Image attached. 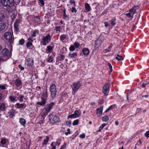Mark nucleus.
I'll return each mask as SVG.
<instances>
[{
    "label": "nucleus",
    "instance_id": "nucleus-1",
    "mask_svg": "<svg viewBox=\"0 0 149 149\" xmlns=\"http://www.w3.org/2000/svg\"><path fill=\"white\" fill-rule=\"evenodd\" d=\"M1 56L0 58V62H3L8 59L11 56L9 50L7 48L4 49L1 53Z\"/></svg>",
    "mask_w": 149,
    "mask_h": 149
},
{
    "label": "nucleus",
    "instance_id": "nucleus-2",
    "mask_svg": "<svg viewBox=\"0 0 149 149\" xmlns=\"http://www.w3.org/2000/svg\"><path fill=\"white\" fill-rule=\"evenodd\" d=\"M0 3L7 8L11 7L14 5L15 1L14 0H1Z\"/></svg>",
    "mask_w": 149,
    "mask_h": 149
},
{
    "label": "nucleus",
    "instance_id": "nucleus-3",
    "mask_svg": "<svg viewBox=\"0 0 149 149\" xmlns=\"http://www.w3.org/2000/svg\"><path fill=\"white\" fill-rule=\"evenodd\" d=\"M81 85L79 81H77L76 82L74 83L71 86L72 88V93L74 94L76 91H77L79 89Z\"/></svg>",
    "mask_w": 149,
    "mask_h": 149
},
{
    "label": "nucleus",
    "instance_id": "nucleus-4",
    "mask_svg": "<svg viewBox=\"0 0 149 149\" xmlns=\"http://www.w3.org/2000/svg\"><path fill=\"white\" fill-rule=\"evenodd\" d=\"M49 90L52 97L53 98L54 97L56 96L57 90L56 86L54 84H53L50 85Z\"/></svg>",
    "mask_w": 149,
    "mask_h": 149
},
{
    "label": "nucleus",
    "instance_id": "nucleus-5",
    "mask_svg": "<svg viewBox=\"0 0 149 149\" xmlns=\"http://www.w3.org/2000/svg\"><path fill=\"white\" fill-rule=\"evenodd\" d=\"M4 37L9 42L11 43L13 42V38L12 35L10 32H8L5 33Z\"/></svg>",
    "mask_w": 149,
    "mask_h": 149
},
{
    "label": "nucleus",
    "instance_id": "nucleus-6",
    "mask_svg": "<svg viewBox=\"0 0 149 149\" xmlns=\"http://www.w3.org/2000/svg\"><path fill=\"white\" fill-rule=\"evenodd\" d=\"M109 87L110 85L108 83L106 84L103 86L102 88V92L105 95H108L110 90Z\"/></svg>",
    "mask_w": 149,
    "mask_h": 149
},
{
    "label": "nucleus",
    "instance_id": "nucleus-7",
    "mask_svg": "<svg viewBox=\"0 0 149 149\" xmlns=\"http://www.w3.org/2000/svg\"><path fill=\"white\" fill-rule=\"evenodd\" d=\"M42 38V42L43 45H46L51 40L50 36L49 34L48 35L45 37L43 36Z\"/></svg>",
    "mask_w": 149,
    "mask_h": 149
},
{
    "label": "nucleus",
    "instance_id": "nucleus-8",
    "mask_svg": "<svg viewBox=\"0 0 149 149\" xmlns=\"http://www.w3.org/2000/svg\"><path fill=\"white\" fill-rule=\"evenodd\" d=\"M49 117V120L53 123H56L60 120L59 117L56 115L54 116L53 117L52 115H50Z\"/></svg>",
    "mask_w": 149,
    "mask_h": 149
},
{
    "label": "nucleus",
    "instance_id": "nucleus-9",
    "mask_svg": "<svg viewBox=\"0 0 149 149\" xmlns=\"http://www.w3.org/2000/svg\"><path fill=\"white\" fill-rule=\"evenodd\" d=\"M25 64L28 66H32L33 64V59L32 58H28L25 62Z\"/></svg>",
    "mask_w": 149,
    "mask_h": 149
},
{
    "label": "nucleus",
    "instance_id": "nucleus-10",
    "mask_svg": "<svg viewBox=\"0 0 149 149\" xmlns=\"http://www.w3.org/2000/svg\"><path fill=\"white\" fill-rule=\"evenodd\" d=\"M54 104L55 103L54 102H52L49 104L48 107L45 108L46 113H48L49 112Z\"/></svg>",
    "mask_w": 149,
    "mask_h": 149
},
{
    "label": "nucleus",
    "instance_id": "nucleus-11",
    "mask_svg": "<svg viewBox=\"0 0 149 149\" xmlns=\"http://www.w3.org/2000/svg\"><path fill=\"white\" fill-rule=\"evenodd\" d=\"M20 22L21 20L20 19H17L15 20V22L14 24V27L16 31H17L18 30V27Z\"/></svg>",
    "mask_w": 149,
    "mask_h": 149
},
{
    "label": "nucleus",
    "instance_id": "nucleus-12",
    "mask_svg": "<svg viewBox=\"0 0 149 149\" xmlns=\"http://www.w3.org/2000/svg\"><path fill=\"white\" fill-rule=\"evenodd\" d=\"M15 84L17 87H19L22 84V82L19 78L17 79L15 81Z\"/></svg>",
    "mask_w": 149,
    "mask_h": 149
},
{
    "label": "nucleus",
    "instance_id": "nucleus-13",
    "mask_svg": "<svg viewBox=\"0 0 149 149\" xmlns=\"http://www.w3.org/2000/svg\"><path fill=\"white\" fill-rule=\"evenodd\" d=\"M139 8V6H135L130 10L129 12H132L134 14L136 12V10Z\"/></svg>",
    "mask_w": 149,
    "mask_h": 149
},
{
    "label": "nucleus",
    "instance_id": "nucleus-14",
    "mask_svg": "<svg viewBox=\"0 0 149 149\" xmlns=\"http://www.w3.org/2000/svg\"><path fill=\"white\" fill-rule=\"evenodd\" d=\"M41 101L37 102V104L43 106L46 103V100L44 98L41 97Z\"/></svg>",
    "mask_w": 149,
    "mask_h": 149
},
{
    "label": "nucleus",
    "instance_id": "nucleus-15",
    "mask_svg": "<svg viewBox=\"0 0 149 149\" xmlns=\"http://www.w3.org/2000/svg\"><path fill=\"white\" fill-rule=\"evenodd\" d=\"M102 41L101 40L97 39L96 40L95 44V48H97L101 45Z\"/></svg>",
    "mask_w": 149,
    "mask_h": 149
},
{
    "label": "nucleus",
    "instance_id": "nucleus-16",
    "mask_svg": "<svg viewBox=\"0 0 149 149\" xmlns=\"http://www.w3.org/2000/svg\"><path fill=\"white\" fill-rule=\"evenodd\" d=\"M102 107H101L100 108L97 109L96 110L97 114L99 115L100 116L102 113Z\"/></svg>",
    "mask_w": 149,
    "mask_h": 149
},
{
    "label": "nucleus",
    "instance_id": "nucleus-17",
    "mask_svg": "<svg viewBox=\"0 0 149 149\" xmlns=\"http://www.w3.org/2000/svg\"><path fill=\"white\" fill-rule=\"evenodd\" d=\"M6 26V25L5 23L0 22V31L4 29Z\"/></svg>",
    "mask_w": 149,
    "mask_h": 149
},
{
    "label": "nucleus",
    "instance_id": "nucleus-18",
    "mask_svg": "<svg viewBox=\"0 0 149 149\" xmlns=\"http://www.w3.org/2000/svg\"><path fill=\"white\" fill-rule=\"evenodd\" d=\"M82 51L84 54L86 55H88L89 53V49L86 48H84L82 50Z\"/></svg>",
    "mask_w": 149,
    "mask_h": 149
},
{
    "label": "nucleus",
    "instance_id": "nucleus-19",
    "mask_svg": "<svg viewBox=\"0 0 149 149\" xmlns=\"http://www.w3.org/2000/svg\"><path fill=\"white\" fill-rule=\"evenodd\" d=\"M16 104L17 106V108L19 109L21 108L24 106L25 108L26 106V104L24 103L20 104L19 103H17Z\"/></svg>",
    "mask_w": 149,
    "mask_h": 149
},
{
    "label": "nucleus",
    "instance_id": "nucleus-20",
    "mask_svg": "<svg viewBox=\"0 0 149 149\" xmlns=\"http://www.w3.org/2000/svg\"><path fill=\"white\" fill-rule=\"evenodd\" d=\"M19 122L22 125L24 126L25 124L26 123L25 120L23 118H20Z\"/></svg>",
    "mask_w": 149,
    "mask_h": 149
},
{
    "label": "nucleus",
    "instance_id": "nucleus-21",
    "mask_svg": "<svg viewBox=\"0 0 149 149\" xmlns=\"http://www.w3.org/2000/svg\"><path fill=\"white\" fill-rule=\"evenodd\" d=\"M85 8L86 10L88 11H89L91 10V8L90 6L88 3H86L85 4Z\"/></svg>",
    "mask_w": 149,
    "mask_h": 149
},
{
    "label": "nucleus",
    "instance_id": "nucleus-22",
    "mask_svg": "<svg viewBox=\"0 0 149 149\" xmlns=\"http://www.w3.org/2000/svg\"><path fill=\"white\" fill-rule=\"evenodd\" d=\"M112 47V46L110 45L107 49H106L103 50V52L104 53H107L111 51V49Z\"/></svg>",
    "mask_w": 149,
    "mask_h": 149
},
{
    "label": "nucleus",
    "instance_id": "nucleus-23",
    "mask_svg": "<svg viewBox=\"0 0 149 149\" xmlns=\"http://www.w3.org/2000/svg\"><path fill=\"white\" fill-rule=\"evenodd\" d=\"M74 115L76 116L77 117H79L81 114L80 111L75 110L74 112Z\"/></svg>",
    "mask_w": 149,
    "mask_h": 149
},
{
    "label": "nucleus",
    "instance_id": "nucleus-24",
    "mask_svg": "<svg viewBox=\"0 0 149 149\" xmlns=\"http://www.w3.org/2000/svg\"><path fill=\"white\" fill-rule=\"evenodd\" d=\"M117 56L115 58L118 61L122 60L123 59V57L119 54H117Z\"/></svg>",
    "mask_w": 149,
    "mask_h": 149
},
{
    "label": "nucleus",
    "instance_id": "nucleus-25",
    "mask_svg": "<svg viewBox=\"0 0 149 149\" xmlns=\"http://www.w3.org/2000/svg\"><path fill=\"white\" fill-rule=\"evenodd\" d=\"M0 109L1 110H4L5 109V106L3 103H0Z\"/></svg>",
    "mask_w": 149,
    "mask_h": 149
},
{
    "label": "nucleus",
    "instance_id": "nucleus-26",
    "mask_svg": "<svg viewBox=\"0 0 149 149\" xmlns=\"http://www.w3.org/2000/svg\"><path fill=\"white\" fill-rule=\"evenodd\" d=\"M109 120V118L107 116H105L102 118V120L103 122H105Z\"/></svg>",
    "mask_w": 149,
    "mask_h": 149
},
{
    "label": "nucleus",
    "instance_id": "nucleus-27",
    "mask_svg": "<svg viewBox=\"0 0 149 149\" xmlns=\"http://www.w3.org/2000/svg\"><path fill=\"white\" fill-rule=\"evenodd\" d=\"M46 139H45L44 140L43 144L46 145L47 144L48 141H49V138L48 136H46Z\"/></svg>",
    "mask_w": 149,
    "mask_h": 149
},
{
    "label": "nucleus",
    "instance_id": "nucleus-28",
    "mask_svg": "<svg viewBox=\"0 0 149 149\" xmlns=\"http://www.w3.org/2000/svg\"><path fill=\"white\" fill-rule=\"evenodd\" d=\"M68 55L72 58H75V57L77 56V53H74L72 54H69Z\"/></svg>",
    "mask_w": 149,
    "mask_h": 149
},
{
    "label": "nucleus",
    "instance_id": "nucleus-29",
    "mask_svg": "<svg viewBox=\"0 0 149 149\" xmlns=\"http://www.w3.org/2000/svg\"><path fill=\"white\" fill-rule=\"evenodd\" d=\"M64 58L65 56L64 55H60V56L58 57V59L59 61H62L64 59Z\"/></svg>",
    "mask_w": 149,
    "mask_h": 149
},
{
    "label": "nucleus",
    "instance_id": "nucleus-30",
    "mask_svg": "<svg viewBox=\"0 0 149 149\" xmlns=\"http://www.w3.org/2000/svg\"><path fill=\"white\" fill-rule=\"evenodd\" d=\"M67 38L66 35L64 34L61 35L60 37V40L62 41Z\"/></svg>",
    "mask_w": 149,
    "mask_h": 149
},
{
    "label": "nucleus",
    "instance_id": "nucleus-31",
    "mask_svg": "<svg viewBox=\"0 0 149 149\" xmlns=\"http://www.w3.org/2000/svg\"><path fill=\"white\" fill-rule=\"evenodd\" d=\"M134 14L132 12H129V13L126 14V15L129 17H132Z\"/></svg>",
    "mask_w": 149,
    "mask_h": 149
},
{
    "label": "nucleus",
    "instance_id": "nucleus-32",
    "mask_svg": "<svg viewBox=\"0 0 149 149\" xmlns=\"http://www.w3.org/2000/svg\"><path fill=\"white\" fill-rule=\"evenodd\" d=\"M39 33V31L38 30H34L33 33V34L32 36V37H35L36 36V33H37L38 34Z\"/></svg>",
    "mask_w": 149,
    "mask_h": 149
},
{
    "label": "nucleus",
    "instance_id": "nucleus-33",
    "mask_svg": "<svg viewBox=\"0 0 149 149\" xmlns=\"http://www.w3.org/2000/svg\"><path fill=\"white\" fill-rule=\"evenodd\" d=\"M77 117L74 115V114H72L68 117V119L70 118H76Z\"/></svg>",
    "mask_w": 149,
    "mask_h": 149
},
{
    "label": "nucleus",
    "instance_id": "nucleus-34",
    "mask_svg": "<svg viewBox=\"0 0 149 149\" xmlns=\"http://www.w3.org/2000/svg\"><path fill=\"white\" fill-rule=\"evenodd\" d=\"M32 45V43L30 41H28L26 43V46L28 48H29V47H30Z\"/></svg>",
    "mask_w": 149,
    "mask_h": 149
},
{
    "label": "nucleus",
    "instance_id": "nucleus-35",
    "mask_svg": "<svg viewBox=\"0 0 149 149\" xmlns=\"http://www.w3.org/2000/svg\"><path fill=\"white\" fill-rule=\"evenodd\" d=\"M107 125V124H105L104 123L102 124V125L100 127L99 130L97 131V132L100 131L101 130H102L105 126L106 125Z\"/></svg>",
    "mask_w": 149,
    "mask_h": 149
},
{
    "label": "nucleus",
    "instance_id": "nucleus-36",
    "mask_svg": "<svg viewBox=\"0 0 149 149\" xmlns=\"http://www.w3.org/2000/svg\"><path fill=\"white\" fill-rule=\"evenodd\" d=\"M47 92L46 91L45 92H44L43 94V98H47V97L48 95H47Z\"/></svg>",
    "mask_w": 149,
    "mask_h": 149
},
{
    "label": "nucleus",
    "instance_id": "nucleus-37",
    "mask_svg": "<svg viewBox=\"0 0 149 149\" xmlns=\"http://www.w3.org/2000/svg\"><path fill=\"white\" fill-rule=\"evenodd\" d=\"M116 19H113L111 20V24L112 26H114L116 24L115 21Z\"/></svg>",
    "mask_w": 149,
    "mask_h": 149
},
{
    "label": "nucleus",
    "instance_id": "nucleus-38",
    "mask_svg": "<svg viewBox=\"0 0 149 149\" xmlns=\"http://www.w3.org/2000/svg\"><path fill=\"white\" fill-rule=\"evenodd\" d=\"M48 59L47 61L49 62H52L53 60V56L52 55L49 56Z\"/></svg>",
    "mask_w": 149,
    "mask_h": 149
},
{
    "label": "nucleus",
    "instance_id": "nucleus-39",
    "mask_svg": "<svg viewBox=\"0 0 149 149\" xmlns=\"http://www.w3.org/2000/svg\"><path fill=\"white\" fill-rule=\"evenodd\" d=\"M9 98L10 100V101L12 102H14L15 100V98L14 96H10L9 97Z\"/></svg>",
    "mask_w": 149,
    "mask_h": 149
},
{
    "label": "nucleus",
    "instance_id": "nucleus-40",
    "mask_svg": "<svg viewBox=\"0 0 149 149\" xmlns=\"http://www.w3.org/2000/svg\"><path fill=\"white\" fill-rule=\"evenodd\" d=\"M75 47L74 45H71L69 48V50L71 51H73L75 50Z\"/></svg>",
    "mask_w": 149,
    "mask_h": 149
},
{
    "label": "nucleus",
    "instance_id": "nucleus-41",
    "mask_svg": "<svg viewBox=\"0 0 149 149\" xmlns=\"http://www.w3.org/2000/svg\"><path fill=\"white\" fill-rule=\"evenodd\" d=\"M79 123V120H76L74 121L72 123V125H77Z\"/></svg>",
    "mask_w": 149,
    "mask_h": 149
},
{
    "label": "nucleus",
    "instance_id": "nucleus-42",
    "mask_svg": "<svg viewBox=\"0 0 149 149\" xmlns=\"http://www.w3.org/2000/svg\"><path fill=\"white\" fill-rule=\"evenodd\" d=\"M114 105H111L109 107V108L107 109L105 111V112H108V111H109V110H110V109H112L113 108V107L114 106Z\"/></svg>",
    "mask_w": 149,
    "mask_h": 149
},
{
    "label": "nucleus",
    "instance_id": "nucleus-43",
    "mask_svg": "<svg viewBox=\"0 0 149 149\" xmlns=\"http://www.w3.org/2000/svg\"><path fill=\"white\" fill-rule=\"evenodd\" d=\"M24 42L25 41L23 39H22L19 40V44L21 45H22L24 44Z\"/></svg>",
    "mask_w": 149,
    "mask_h": 149
},
{
    "label": "nucleus",
    "instance_id": "nucleus-44",
    "mask_svg": "<svg viewBox=\"0 0 149 149\" xmlns=\"http://www.w3.org/2000/svg\"><path fill=\"white\" fill-rule=\"evenodd\" d=\"M15 115V112L14 111H12L10 112V115L9 117L10 118H13V117Z\"/></svg>",
    "mask_w": 149,
    "mask_h": 149
},
{
    "label": "nucleus",
    "instance_id": "nucleus-45",
    "mask_svg": "<svg viewBox=\"0 0 149 149\" xmlns=\"http://www.w3.org/2000/svg\"><path fill=\"white\" fill-rule=\"evenodd\" d=\"M47 51L49 52H51L52 49V47L50 46H47Z\"/></svg>",
    "mask_w": 149,
    "mask_h": 149
},
{
    "label": "nucleus",
    "instance_id": "nucleus-46",
    "mask_svg": "<svg viewBox=\"0 0 149 149\" xmlns=\"http://www.w3.org/2000/svg\"><path fill=\"white\" fill-rule=\"evenodd\" d=\"M108 65L109 67L110 73H111L112 71V65H111V64L110 63H108Z\"/></svg>",
    "mask_w": 149,
    "mask_h": 149
},
{
    "label": "nucleus",
    "instance_id": "nucleus-47",
    "mask_svg": "<svg viewBox=\"0 0 149 149\" xmlns=\"http://www.w3.org/2000/svg\"><path fill=\"white\" fill-rule=\"evenodd\" d=\"M63 16L64 18H66L68 17V16L66 14L65 10H64L63 11Z\"/></svg>",
    "mask_w": 149,
    "mask_h": 149
},
{
    "label": "nucleus",
    "instance_id": "nucleus-48",
    "mask_svg": "<svg viewBox=\"0 0 149 149\" xmlns=\"http://www.w3.org/2000/svg\"><path fill=\"white\" fill-rule=\"evenodd\" d=\"M74 45L76 48H77L79 46V44L78 42H75L74 43Z\"/></svg>",
    "mask_w": 149,
    "mask_h": 149
},
{
    "label": "nucleus",
    "instance_id": "nucleus-49",
    "mask_svg": "<svg viewBox=\"0 0 149 149\" xmlns=\"http://www.w3.org/2000/svg\"><path fill=\"white\" fill-rule=\"evenodd\" d=\"M71 11L72 13L74 12L75 13H76L77 12V10L75 9V8L72 7V8Z\"/></svg>",
    "mask_w": 149,
    "mask_h": 149
},
{
    "label": "nucleus",
    "instance_id": "nucleus-50",
    "mask_svg": "<svg viewBox=\"0 0 149 149\" xmlns=\"http://www.w3.org/2000/svg\"><path fill=\"white\" fill-rule=\"evenodd\" d=\"M6 88L5 86L0 85V89L4 90Z\"/></svg>",
    "mask_w": 149,
    "mask_h": 149
},
{
    "label": "nucleus",
    "instance_id": "nucleus-51",
    "mask_svg": "<svg viewBox=\"0 0 149 149\" xmlns=\"http://www.w3.org/2000/svg\"><path fill=\"white\" fill-rule=\"evenodd\" d=\"M70 3L73 4L74 6H76V5L75 3V1L73 0H70Z\"/></svg>",
    "mask_w": 149,
    "mask_h": 149
},
{
    "label": "nucleus",
    "instance_id": "nucleus-52",
    "mask_svg": "<svg viewBox=\"0 0 149 149\" xmlns=\"http://www.w3.org/2000/svg\"><path fill=\"white\" fill-rule=\"evenodd\" d=\"M41 5L42 6H43L44 5V2L43 0H39Z\"/></svg>",
    "mask_w": 149,
    "mask_h": 149
},
{
    "label": "nucleus",
    "instance_id": "nucleus-53",
    "mask_svg": "<svg viewBox=\"0 0 149 149\" xmlns=\"http://www.w3.org/2000/svg\"><path fill=\"white\" fill-rule=\"evenodd\" d=\"M16 17V16L14 13H13L12 15V16H11V18L12 19V20L13 21Z\"/></svg>",
    "mask_w": 149,
    "mask_h": 149
},
{
    "label": "nucleus",
    "instance_id": "nucleus-54",
    "mask_svg": "<svg viewBox=\"0 0 149 149\" xmlns=\"http://www.w3.org/2000/svg\"><path fill=\"white\" fill-rule=\"evenodd\" d=\"M3 14L2 13H0V21L2 20L3 18Z\"/></svg>",
    "mask_w": 149,
    "mask_h": 149
},
{
    "label": "nucleus",
    "instance_id": "nucleus-55",
    "mask_svg": "<svg viewBox=\"0 0 149 149\" xmlns=\"http://www.w3.org/2000/svg\"><path fill=\"white\" fill-rule=\"evenodd\" d=\"M6 143V141L4 139H2L1 141V143L3 145H4Z\"/></svg>",
    "mask_w": 149,
    "mask_h": 149
},
{
    "label": "nucleus",
    "instance_id": "nucleus-56",
    "mask_svg": "<svg viewBox=\"0 0 149 149\" xmlns=\"http://www.w3.org/2000/svg\"><path fill=\"white\" fill-rule=\"evenodd\" d=\"M67 131H68L67 132H66L65 133V134L66 135H68L69 134H70V129L69 128L68 129Z\"/></svg>",
    "mask_w": 149,
    "mask_h": 149
},
{
    "label": "nucleus",
    "instance_id": "nucleus-57",
    "mask_svg": "<svg viewBox=\"0 0 149 149\" xmlns=\"http://www.w3.org/2000/svg\"><path fill=\"white\" fill-rule=\"evenodd\" d=\"M146 137H149V131H147L145 134Z\"/></svg>",
    "mask_w": 149,
    "mask_h": 149
},
{
    "label": "nucleus",
    "instance_id": "nucleus-58",
    "mask_svg": "<svg viewBox=\"0 0 149 149\" xmlns=\"http://www.w3.org/2000/svg\"><path fill=\"white\" fill-rule=\"evenodd\" d=\"M60 28L61 27L60 26H58L56 27L55 29L56 31H59Z\"/></svg>",
    "mask_w": 149,
    "mask_h": 149
},
{
    "label": "nucleus",
    "instance_id": "nucleus-59",
    "mask_svg": "<svg viewBox=\"0 0 149 149\" xmlns=\"http://www.w3.org/2000/svg\"><path fill=\"white\" fill-rule=\"evenodd\" d=\"M24 97V96L23 95H21L20 97V98L19 100L20 102H22L23 101V98Z\"/></svg>",
    "mask_w": 149,
    "mask_h": 149
},
{
    "label": "nucleus",
    "instance_id": "nucleus-60",
    "mask_svg": "<svg viewBox=\"0 0 149 149\" xmlns=\"http://www.w3.org/2000/svg\"><path fill=\"white\" fill-rule=\"evenodd\" d=\"M80 137L81 138H84L85 137V134H81L80 136Z\"/></svg>",
    "mask_w": 149,
    "mask_h": 149
},
{
    "label": "nucleus",
    "instance_id": "nucleus-61",
    "mask_svg": "<svg viewBox=\"0 0 149 149\" xmlns=\"http://www.w3.org/2000/svg\"><path fill=\"white\" fill-rule=\"evenodd\" d=\"M66 147V143H65L61 147V148L60 149H63L64 148H65Z\"/></svg>",
    "mask_w": 149,
    "mask_h": 149
},
{
    "label": "nucleus",
    "instance_id": "nucleus-62",
    "mask_svg": "<svg viewBox=\"0 0 149 149\" xmlns=\"http://www.w3.org/2000/svg\"><path fill=\"white\" fill-rule=\"evenodd\" d=\"M66 124L67 125L69 126L71 124V121H69L66 122Z\"/></svg>",
    "mask_w": 149,
    "mask_h": 149
},
{
    "label": "nucleus",
    "instance_id": "nucleus-63",
    "mask_svg": "<svg viewBox=\"0 0 149 149\" xmlns=\"http://www.w3.org/2000/svg\"><path fill=\"white\" fill-rule=\"evenodd\" d=\"M19 67L20 69L21 70H22L24 69V68L21 65H19Z\"/></svg>",
    "mask_w": 149,
    "mask_h": 149
},
{
    "label": "nucleus",
    "instance_id": "nucleus-64",
    "mask_svg": "<svg viewBox=\"0 0 149 149\" xmlns=\"http://www.w3.org/2000/svg\"><path fill=\"white\" fill-rule=\"evenodd\" d=\"M103 103V100H100L99 102V104H102Z\"/></svg>",
    "mask_w": 149,
    "mask_h": 149
}]
</instances>
